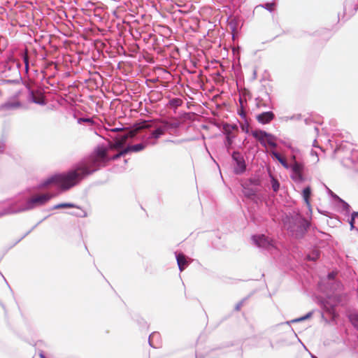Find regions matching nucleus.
<instances>
[{
    "label": "nucleus",
    "mask_w": 358,
    "mask_h": 358,
    "mask_svg": "<svg viewBox=\"0 0 358 358\" xmlns=\"http://www.w3.org/2000/svg\"><path fill=\"white\" fill-rule=\"evenodd\" d=\"M94 171L95 170H90L85 163L81 164L66 173L56 174L50 177L44 181L42 187L55 185L62 190L66 191L78 185L85 177Z\"/></svg>",
    "instance_id": "obj_1"
},
{
    "label": "nucleus",
    "mask_w": 358,
    "mask_h": 358,
    "mask_svg": "<svg viewBox=\"0 0 358 358\" xmlns=\"http://www.w3.org/2000/svg\"><path fill=\"white\" fill-rule=\"evenodd\" d=\"M107 153L108 151L106 148H97L91 157L90 164H86L89 166L90 170H95L96 171L101 164L103 166L106 165L105 163L108 160L107 158Z\"/></svg>",
    "instance_id": "obj_2"
},
{
    "label": "nucleus",
    "mask_w": 358,
    "mask_h": 358,
    "mask_svg": "<svg viewBox=\"0 0 358 358\" xmlns=\"http://www.w3.org/2000/svg\"><path fill=\"white\" fill-rule=\"evenodd\" d=\"M251 134L264 147H266V145L272 148H276L277 146L275 143L276 138L271 134L267 133L263 130L256 129L252 131Z\"/></svg>",
    "instance_id": "obj_3"
},
{
    "label": "nucleus",
    "mask_w": 358,
    "mask_h": 358,
    "mask_svg": "<svg viewBox=\"0 0 358 358\" xmlns=\"http://www.w3.org/2000/svg\"><path fill=\"white\" fill-rule=\"evenodd\" d=\"M157 121L162 123L163 125L157 127V129L152 132V136L156 139L159 138L161 136L165 134L166 131L169 128L176 129L180 125V123L178 122H170L163 120H157Z\"/></svg>",
    "instance_id": "obj_4"
},
{
    "label": "nucleus",
    "mask_w": 358,
    "mask_h": 358,
    "mask_svg": "<svg viewBox=\"0 0 358 358\" xmlns=\"http://www.w3.org/2000/svg\"><path fill=\"white\" fill-rule=\"evenodd\" d=\"M52 197V195L48 193L34 194L27 201L28 208H33L44 205L49 201Z\"/></svg>",
    "instance_id": "obj_5"
},
{
    "label": "nucleus",
    "mask_w": 358,
    "mask_h": 358,
    "mask_svg": "<svg viewBox=\"0 0 358 358\" xmlns=\"http://www.w3.org/2000/svg\"><path fill=\"white\" fill-rule=\"evenodd\" d=\"M291 169L292 171L291 176L292 179L296 182H303L304 180V177L303 175L304 169L303 164L295 161L292 165Z\"/></svg>",
    "instance_id": "obj_6"
},
{
    "label": "nucleus",
    "mask_w": 358,
    "mask_h": 358,
    "mask_svg": "<svg viewBox=\"0 0 358 358\" xmlns=\"http://www.w3.org/2000/svg\"><path fill=\"white\" fill-rule=\"evenodd\" d=\"M232 158L236 162V166L234 168L235 173L239 174L244 172L245 170V164L241 154L235 152L232 155Z\"/></svg>",
    "instance_id": "obj_7"
},
{
    "label": "nucleus",
    "mask_w": 358,
    "mask_h": 358,
    "mask_svg": "<svg viewBox=\"0 0 358 358\" xmlns=\"http://www.w3.org/2000/svg\"><path fill=\"white\" fill-rule=\"evenodd\" d=\"M274 118L275 115L272 111L264 112L256 116V120L262 124L270 123Z\"/></svg>",
    "instance_id": "obj_8"
},
{
    "label": "nucleus",
    "mask_w": 358,
    "mask_h": 358,
    "mask_svg": "<svg viewBox=\"0 0 358 358\" xmlns=\"http://www.w3.org/2000/svg\"><path fill=\"white\" fill-rule=\"evenodd\" d=\"M253 240L259 247L267 248L270 245V241L264 235L254 236Z\"/></svg>",
    "instance_id": "obj_9"
},
{
    "label": "nucleus",
    "mask_w": 358,
    "mask_h": 358,
    "mask_svg": "<svg viewBox=\"0 0 358 358\" xmlns=\"http://www.w3.org/2000/svg\"><path fill=\"white\" fill-rule=\"evenodd\" d=\"M134 135H135L134 131H131L128 134L123 135L122 136L120 137V139L116 141V142L114 145V148H119L122 147L123 145L126 143L127 138L129 137L131 138V137L134 136Z\"/></svg>",
    "instance_id": "obj_10"
},
{
    "label": "nucleus",
    "mask_w": 358,
    "mask_h": 358,
    "mask_svg": "<svg viewBox=\"0 0 358 358\" xmlns=\"http://www.w3.org/2000/svg\"><path fill=\"white\" fill-rule=\"evenodd\" d=\"M177 263L179 267V269L180 271H182L185 270V268L188 265V262L187 260V257L185 255L182 253H180L177 255L176 256Z\"/></svg>",
    "instance_id": "obj_11"
},
{
    "label": "nucleus",
    "mask_w": 358,
    "mask_h": 358,
    "mask_svg": "<svg viewBox=\"0 0 358 358\" xmlns=\"http://www.w3.org/2000/svg\"><path fill=\"white\" fill-rule=\"evenodd\" d=\"M310 194H311V189L310 187H307L303 190V199L305 200V202L308 205H310L309 199H310Z\"/></svg>",
    "instance_id": "obj_12"
},
{
    "label": "nucleus",
    "mask_w": 358,
    "mask_h": 358,
    "mask_svg": "<svg viewBox=\"0 0 358 358\" xmlns=\"http://www.w3.org/2000/svg\"><path fill=\"white\" fill-rule=\"evenodd\" d=\"M248 184L245 182L244 185H243V194L245 196H248V197H250L252 196H254L256 193V190L255 189H250V188H248V187H246L245 186L247 185Z\"/></svg>",
    "instance_id": "obj_13"
},
{
    "label": "nucleus",
    "mask_w": 358,
    "mask_h": 358,
    "mask_svg": "<svg viewBox=\"0 0 358 358\" xmlns=\"http://www.w3.org/2000/svg\"><path fill=\"white\" fill-rule=\"evenodd\" d=\"M273 156L275 157V159H277L279 162L285 168V169H288L289 168V166L285 160V159H284L282 157H281V155L277 152H273Z\"/></svg>",
    "instance_id": "obj_14"
},
{
    "label": "nucleus",
    "mask_w": 358,
    "mask_h": 358,
    "mask_svg": "<svg viewBox=\"0 0 358 358\" xmlns=\"http://www.w3.org/2000/svg\"><path fill=\"white\" fill-rule=\"evenodd\" d=\"M76 205H74L73 203H59L57 205H56L54 208L55 209H59V208H76Z\"/></svg>",
    "instance_id": "obj_15"
},
{
    "label": "nucleus",
    "mask_w": 358,
    "mask_h": 358,
    "mask_svg": "<svg viewBox=\"0 0 358 358\" xmlns=\"http://www.w3.org/2000/svg\"><path fill=\"white\" fill-rule=\"evenodd\" d=\"M271 186L272 189L274 192H278L280 188V183L277 179H275L274 177L271 176Z\"/></svg>",
    "instance_id": "obj_16"
},
{
    "label": "nucleus",
    "mask_w": 358,
    "mask_h": 358,
    "mask_svg": "<svg viewBox=\"0 0 358 358\" xmlns=\"http://www.w3.org/2000/svg\"><path fill=\"white\" fill-rule=\"evenodd\" d=\"M296 222H297V224H299V226L300 227L301 233L299 234L296 231L293 235H294L296 238H300V237H301L303 236V234L304 231H306V229L301 227V225L303 224V221H302L301 219L296 220Z\"/></svg>",
    "instance_id": "obj_17"
},
{
    "label": "nucleus",
    "mask_w": 358,
    "mask_h": 358,
    "mask_svg": "<svg viewBox=\"0 0 358 358\" xmlns=\"http://www.w3.org/2000/svg\"><path fill=\"white\" fill-rule=\"evenodd\" d=\"M131 152H138L145 149V145L143 143H138L134 145H130Z\"/></svg>",
    "instance_id": "obj_18"
},
{
    "label": "nucleus",
    "mask_w": 358,
    "mask_h": 358,
    "mask_svg": "<svg viewBox=\"0 0 358 358\" xmlns=\"http://www.w3.org/2000/svg\"><path fill=\"white\" fill-rule=\"evenodd\" d=\"M349 319L352 324L357 327L358 326V314L357 313H352L349 316Z\"/></svg>",
    "instance_id": "obj_19"
},
{
    "label": "nucleus",
    "mask_w": 358,
    "mask_h": 358,
    "mask_svg": "<svg viewBox=\"0 0 358 358\" xmlns=\"http://www.w3.org/2000/svg\"><path fill=\"white\" fill-rule=\"evenodd\" d=\"M7 106L8 108H17L22 106V103L20 101H15V102H9L7 103Z\"/></svg>",
    "instance_id": "obj_20"
},
{
    "label": "nucleus",
    "mask_w": 358,
    "mask_h": 358,
    "mask_svg": "<svg viewBox=\"0 0 358 358\" xmlns=\"http://www.w3.org/2000/svg\"><path fill=\"white\" fill-rule=\"evenodd\" d=\"M149 127H150V125L148 124L146 121H144L139 124V126L136 128V130H140L142 129H147Z\"/></svg>",
    "instance_id": "obj_21"
},
{
    "label": "nucleus",
    "mask_w": 358,
    "mask_h": 358,
    "mask_svg": "<svg viewBox=\"0 0 358 358\" xmlns=\"http://www.w3.org/2000/svg\"><path fill=\"white\" fill-rule=\"evenodd\" d=\"M275 6V3H267L264 5V8L270 11H273Z\"/></svg>",
    "instance_id": "obj_22"
},
{
    "label": "nucleus",
    "mask_w": 358,
    "mask_h": 358,
    "mask_svg": "<svg viewBox=\"0 0 358 358\" xmlns=\"http://www.w3.org/2000/svg\"><path fill=\"white\" fill-rule=\"evenodd\" d=\"M319 258V253L318 252H315L313 254V256L311 255H308L307 257V259L308 260H313V261H315L316 259H317Z\"/></svg>",
    "instance_id": "obj_23"
},
{
    "label": "nucleus",
    "mask_w": 358,
    "mask_h": 358,
    "mask_svg": "<svg viewBox=\"0 0 358 358\" xmlns=\"http://www.w3.org/2000/svg\"><path fill=\"white\" fill-rule=\"evenodd\" d=\"M248 182L250 185H256V186L259 185V184H260V181L257 178H250V179H249Z\"/></svg>",
    "instance_id": "obj_24"
},
{
    "label": "nucleus",
    "mask_w": 358,
    "mask_h": 358,
    "mask_svg": "<svg viewBox=\"0 0 358 358\" xmlns=\"http://www.w3.org/2000/svg\"><path fill=\"white\" fill-rule=\"evenodd\" d=\"M24 62L25 64L26 70L27 71L29 68V58L27 53H25L24 55Z\"/></svg>",
    "instance_id": "obj_25"
},
{
    "label": "nucleus",
    "mask_w": 358,
    "mask_h": 358,
    "mask_svg": "<svg viewBox=\"0 0 358 358\" xmlns=\"http://www.w3.org/2000/svg\"><path fill=\"white\" fill-rule=\"evenodd\" d=\"M171 104L176 106H180L182 103V101L179 99H173L171 101Z\"/></svg>",
    "instance_id": "obj_26"
},
{
    "label": "nucleus",
    "mask_w": 358,
    "mask_h": 358,
    "mask_svg": "<svg viewBox=\"0 0 358 358\" xmlns=\"http://www.w3.org/2000/svg\"><path fill=\"white\" fill-rule=\"evenodd\" d=\"M129 152H131L130 146H128L123 150L120 151V155H122V156H123Z\"/></svg>",
    "instance_id": "obj_27"
},
{
    "label": "nucleus",
    "mask_w": 358,
    "mask_h": 358,
    "mask_svg": "<svg viewBox=\"0 0 358 358\" xmlns=\"http://www.w3.org/2000/svg\"><path fill=\"white\" fill-rule=\"evenodd\" d=\"M310 316V313L306 315V316L304 317H300V318H298V319H296L294 320H293V322H301V321H303V320H306L307 318H308Z\"/></svg>",
    "instance_id": "obj_28"
},
{
    "label": "nucleus",
    "mask_w": 358,
    "mask_h": 358,
    "mask_svg": "<svg viewBox=\"0 0 358 358\" xmlns=\"http://www.w3.org/2000/svg\"><path fill=\"white\" fill-rule=\"evenodd\" d=\"M354 224H355V218L351 217V219L350 220V224L351 229H352L354 228Z\"/></svg>",
    "instance_id": "obj_29"
},
{
    "label": "nucleus",
    "mask_w": 358,
    "mask_h": 358,
    "mask_svg": "<svg viewBox=\"0 0 358 358\" xmlns=\"http://www.w3.org/2000/svg\"><path fill=\"white\" fill-rule=\"evenodd\" d=\"M122 156V155H120V152L117 154H116L115 155H114L111 159L113 160H115V159H117L118 158H120V157Z\"/></svg>",
    "instance_id": "obj_30"
},
{
    "label": "nucleus",
    "mask_w": 358,
    "mask_h": 358,
    "mask_svg": "<svg viewBox=\"0 0 358 358\" xmlns=\"http://www.w3.org/2000/svg\"><path fill=\"white\" fill-rule=\"evenodd\" d=\"M352 217H354L355 219V217H358V212H354L352 214Z\"/></svg>",
    "instance_id": "obj_31"
},
{
    "label": "nucleus",
    "mask_w": 358,
    "mask_h": 358,
    "mask_svg": "<svg viewBox=\"0 0 358 358\" xmlns=\"http://www.w3.org/2000/svg\"><path fill=\"white\" fill-rule=\"evenodd\" d=\"M328 277H329V279L334 278V273H329L328 275Z\"/></svg>",
    "instance_id": "obj_32"
},
{
    "label": "nucleus",
    "mask_w": 358,
    "mask_h": 358,
    "mask_svg": "<svg viewBox=\"0 0 358 358\" xmlns=\"http://www.w3.org/2000/svg\"><path fill=\"white\" fill-rule=\"evenodd\" d=\"M227 143H228L229 145H230L231 143V140L229 138V136H227Z\"/></svg>",
    "instance_id": "obj_33"
},
{
    "label": "nucleus",
    "mask_w": 358,
    "mask_h": 358,
    "mask_svg": "<svg viewBox=\"0 0 358 358\" xmlns=\"http://www.w3.org/2000/svg\"><path fill=\"white\" fill-rule=\"evenodd\" d=\"M120 130V129H118V128H115V129H112L113 131H118Z\"/></svg>",
    "instance_id": "obj_34"
},
{
    "label": "nucleus",
    "mask_w": 358,
    "mask_h": 358,
    "mask_svg": "<svg viewBox=\"0 0 358 358\" xmlns=\"http://www.w3.org/2000/svg\"><path fill=\"white\" fill-rule=\"evenodd\" d=\"M84 121H86V122H91V120L90 119H85L84 120Z\"/></svg>",
    "instance_id": "obj_35"
},
{
    "label": "nucleus",
    "mask_w": 358,
    "mask_h": 358,
    "mask_svg": "<svg viewBox=\"0 0 358 358\" xmlns=\"http://www.w3.org/2000/svg\"><path fill=\"white\" fill-rule=\"evenodd\" d=\"M34 101L36 102V103H39L38 101H36V99H34Z\"/></svg>",
    "instance_id": "obj_36"
},
{
    "label": "nucleus",
    "mask_w": 358,
    "mask_h": 358,
    "mask_svg": "<svg viewBox=\"0 0 358 358\" xmlns=\"http://www.w3.org/2000/svg\"><path fill=\"white\" fill-rule=\"evenodd\" d=\"M4 214H5V213H1V214L0 215V216H1V215H3Z\"/></svg>",
    "instance_id": "obj_37"
},
{
    "label": "nucleus",
    "mask_w": 358,
    "mask_h": 358,
    "mask_svg": "<svg viewBox=\"0 0 358 358\" xmlns=\"http://www.w3.org/2000/svg\"><path fill=\"white\" fill-rule=\"evenodd\" d=\"M356 328H357V330H358V325L357 326V327H356Z\"/></svg>",
    "instance_id": "obj_38"
}]
</instances>
